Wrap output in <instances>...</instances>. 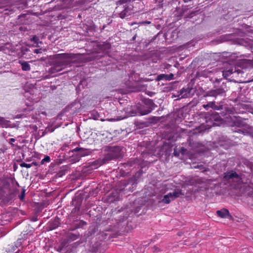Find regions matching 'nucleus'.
Here are the masks:
<instances>
[{"instance_id": "f257e3e1", "label": "nucleus", "mask_w": 253, "mask_h": 253, "mask_svg": "<svg viewBox=\"0 0 253 253\" xmlns=\"http://www.w3.org/2000/svg\"><path fill=\"white\" fill-rule=\"evenodd\" d=\"M73 55L72 54H57L56 55V59L57 61L55 66L51 68L50 72L52 73H55L60 71L61 69H58L62 65H66L70 62V59L72 58Z\"/></svg>"}, {"instance_id": "f03ea898", "label": "nucleus", "mask_w": 253, "mask_h": 253, "mask_svg": "<svg viewBox=\"0 0 253 253\" xmlns=\"http://www.w3.org/2000/svg\"><path fill=\"white\" fill-rule=\"evenodd\" d=\"M182 195V193L180 190H176L173 193H170L168 195H165L164 198L160 201L165 204H169L171 200H173L175 198L179 197Z\"/></svg>"}, {"instance_id": "7ed1b4c3", "label": "nucleus", "mask_w": 253, "mask_h": 253, "mask_svg": "<svg viewBox=\"0 0 253 253\" xmlns=\"http://www.w3.org/2000/svg\"><path fill=\"white\" fill-rule=\"evenodd\" d=\"M217 214L221 218H231V216L230 215L229 211L225 209H222L216 211Z\"/></svg>"}, {"instance_id": "20e7f679", "label": "nucleus", "mask_w": 253, "mask_h": 253, "mask_svg": "<svg viewBox=\"0 0 253 253\" xmlns=\"http://www.w3.org/2000/svg\"><path fill=\"white\" fill-rule=\"evenodd\" d=\"M19 62L21 65L23 71H29L30 70V66L27 62L20 61Z\"/></svg>"}, {"instance_id": "39448f33", "label": "nucleus", "mask_w": 253, "mask_h": 253, "mask_svg": "<svg viewBox=\"0 0 253 253\" xmlns=\"http://www.w3.org/2000/svg\"><path fill=\"white\" fill-rule=\"evenodd\" d=\"M237 176L238 175L235 172L231 171L226 173L225 174L224 178L226 179H230L237 177Z\"/></svg>"}, {"instance_id": "423d86ee", "label": "nucleus", "mask_w": 253, "mask_h": 253, "mask_svg": "<svg viewBox=\"0 0 253 253\" xmlns=\"http://www.w3.org/2000/svg\"><path fill=\"white\" fill-rule=\"evenodd\" d=\"M0 126L3 127H6L9 126V122L3 118H0Z\"/></svg>"}, {"instance_id": "0eeeda50", "label": "nucleus", "mask_w": 253, "mask_h": 253, "mask_svg": "<svg viewBox=\"0 0 253 253\" xmlns=\"http://www.w3.org/2000/svg\"><path fill=\"white\" fill-rule=\"evenodd\" d=\"M165 79L166 80H171L172 78H169L168 75L161 74L158 76L157 80L160 81L161 80Z\"/></svg>"}, {"instance_id": "6e6552de", "label": "nucleus", "mask_w": 253, "mask_h": 253, "mask_svg": "<svg viewBox=\"0 0 253 253\" xmlns=\"http://www.w3.org/2000/svg\"><path fill=\"white\" fill-rule=\"evenodd\" d=\"M74 150L75 151L79 150V151H80L79 153L81 156H84L87 154L86 151L83 148H80L79 149L78 148H76Z\"/></svg>"}, {"instance_id": "1a4fd4ad", "label": "nucleus", "mask_w": 253, "mask_h": 253, "mask_svg": "<svg viewBox=\"0 0 253 253\" xmlns=\"http://www.w3.org/2000/svg\"><path fill=\"white\" fill-rule=\"evenodd\" d=\"M152 110V108H150L147 110H145L141 112V114L142 115H146V114L150 113Z\"/></svg>"}, {"instance_id": "9d476101", "label": "nucleus", "mask_w": 253, "mask_h": 253, "mask_svg": "<svg viewBox=\"0 0 253 253\" xmlns=\"http://www.w3.org/2000/svg\"><path fill=\"white\" fill-rule=\"evenodd\" d=\"M25 195V190L23 189L22 194L19 196L20 199L22 200L24 199V196Z\"/></svg>"}, {"instance_id": "9b49d317", "label": "nucleus", "mask_w": 253, "mask_h": 253, "mask_svg": "<svg viewBox=\"0 0 253 253\" xmlns=\"http://www.w3.org/2000/svg\"><path fill=\"white\" fill-rule=\"evenodd\" d=\"M50 161V158L48 156H46L45 158L42 160V163H44V162H49Z\"/></svg>"}, {"instance_id": "f8f14e48", "label": "nucleus", "mask_w": 253, "mask_h": 253, "mask_svg": "<svg viewBox=\"0 0 253 253\" xmlns=\"http://www.w3.org/2000/svg\"><path fill=\"white\" fill-rule=\"evenodd\" d=\"M22 166H23V167H26V168H30V164H23L22 165Z\"/></svg>"}, {"instance_id": "ddd939ff", "label": "nucleus", "mask_w": 253, "mask_h": 253, "mask_svg": "<svg viewBox=\"0 0 253 253\" xmlns=\"http://www.w3.org/2000/svg\"><path fill=\"white\" fill-rule=\"evenodd\" d=\"M168 77L169 78H172V79H173V74H170V75H168Z\"/></svg>"}, {"instance_id": "4468645a", "label": "nucleus", "mask_w": 253, "mask_h": 253, "mask_svg": "<svg viewBox=\"0 0 253 253\" xmlns=\"http://www.w3.org/2000/svg\"><path fill=\"white\" fill-rule=\"evenodd\" d=\"M10 140L11 142H13L15 141V139L14 138H11Z\"/></svg>"}, {"instance_id": "2eb2a0df", "label": "nucleus", "mask_w": 253, "mask_h": 253, "mask_svg": "<svg viewBox=\"0 0 253 253\" xmlns=\"http://www.w3.org/2000/svg\"><path fill=\"white\" fill-rule=\"evenodd\" d=\"M38 51V49H36L35 52L38 53L39 52Z\"/></svg>"}, {"instance_id": "dca6fc26", "label": "nucleus", "mask_w": 253, "mask_h": 253, "mask_svg": "<svg viewBox=\"0 0 253 253\" xmlns=\"http://www.w3.org/2000/svg\"><path fill=\"white\" fill-rule=\"evenodd\" d=\"M36 37H34V38H33V40H36Z\"/></svg>"}, {"instance_id": "f3484780", "label": "nucleus", "mask_w": 253, "mask_h": 253, "mask_svg": "<svg viewBox=\"0 0 253 253\" xmlns=\"http://www.w3.org/2000/svg\"><path fill=\"white\" fill-rule=\"evenodd\" d=\"M146 23L147 24H149L150 22H146Z\"/></svg>"}, {"instance_id": "a211bd4d", "label": "nucleus", "mask_w": 253, "mask_h": 253, "mask_svg": "<svg viewBox=\"0 0 253 253\" xmlns=\"http://www.w3.org/2000/svg\"><path fill=\"white\" fill-rule=\"evenodd\" d=\"M114 120H115V119H112L110 120V121H114Z\"/></svg>"}, {"instance_id": "6ab92c4d", "label": "nucleus", "mask_w": 253, "mask_h": 253, "mask_svg": "<svg viewBox=\"0 0 253 253\" xmlns=\"http://www.w3.org/2000/svg\"><path fill=\"white\" fill-rule=\"evenodd\" d=\"M252 195H253V193L252 194Z\"/></svg>"}]
</instances>
